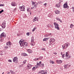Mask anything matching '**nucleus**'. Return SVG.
<instances>
[{
    "label": "nucleus",
    "mask_w": 74,
    "mask_h": 74,
    "mask_svg": "<svg viewBox=\"0 0 74 74\" xmlns=\"http://www.w3.org/2000/svg\"><path fill=\"white\" fill-rule=\"evenodd\" d=\"M39 63L40 65H41V61Z\"/></svg>",
    "instance_id": "48"
},
{
    "label": "nucleus",
    "mask_w": 74,
    "mask_h": 74,
    "mask_svg": "<svg viewBox=\"0 0 74 74\" xmlns=\"http://www.w3.org/2000/svg\"><path fill=\"white\" fill-rule=\"evenodd\" d=\"M58 3L59 4H60V3H61V2H60Z\"/></svg>",
    "instance_id": "56"
},
{
    "label": "nucleus",
    "mask_w": 74,
    "mask_h": 74,
    "mask_svg": "<svg viewBox=\"0 0 74 74\" xmlns=\"http://www.w3.org/2000/svg\"><path fill=\"white\" fill-rule=\"evenodd\" d=\"M64 67L65 69H68V68H69V66H68V64L64 66Z\"/></svg>",
    "instance_id": "19"
},
{
    "label": "nucleus",
    "mask_w": 74,
    "mask_h": 74,
    "mask_svg": "<svg viewBox=\"0 0 74 74\" xmlns=\"http://www.w3.org/2000/svg\"><path fill=\"white\" fill-rule=\"evenodd\" d=\"M36 66H38V67H39V66H41L40 65V64L39 63H37V64Z\"/></svg>",
    "instance_id": "30"
},
{
    "label": "nucleus",
    "mask_w": 74,
    "mask_h": 74,
    "mask_svg": "<svg viewBox=\"0 0 74 74\" xmlns=\"http://www.w3.org/2000/svg\"><path fill=\"white\" fill-rule=\"evenodd\" d=\"M65 56L66 57H67L68 56H69V53H68V52H66Z\"/></svg>",
    "instance_id": "22"
},
{
    "label": "nucleus",
    "mask_w": 74,
    "mask_h": 74,
    "mask_svg": "<svg viewBox=\"0 0 74 74\" xmlns=\"http://www.w3.org/2000/svg\"><path fill=\"white\" fill-rule=\"evenodd\" d=\"M3 12H4V10H2L1 11H0V14H1V13H2Z\"/></svg>",
    "instance_id": "33"
},
{
    "label": "nucleus",
    "mask_w": 74,
    "mask_h": 74,
    "mask_svg": "<svg viewBox=\"0 0 74 74\" xmlns=\"http://www.w3.org/2000/svg\"><path fill=\"white\" fill-rule=\"evenodd\" d=\"M48 36H49V34H48L45 35V37H48Z\"/></svg>",
    "instance_id": "25"
},
{
    "label": "nucleus",
    "mask_w": 74,
    "mask_h": 74,
    "mask_svg": "<svg viewBox=\"0 0 74 74\" xmlns=\"http://www.w3.org/2000/svg\"><path fill=\"white\" fill-rule=\"evenodd\" d=\"M63 8H69V6L67 5V3H66L64 4Z\"/></svg>",
    "instance_id": "8"
},
{
    "label": "nucleus",
    "mask_w": 74,
    "mask_h": 74,
    "mask_svg": "<svg viewBox=\"0 0 74 74\" xmlns=\"http://www.w3.org/2000/svg\"><path fill=\"white\" fill-rule=\"evenodd\" d=\"M60 5L59 4H57L56 5V7H58V8H59L60 7Z\"/></svg>",
    "instance_id": "20"
},
{
    "label": "nucleus",
    "mask_w": 74,
    "mask_h": 74,
    "mask_svg": "<svg viewBox=\"0 0 74 74\" xmlns=\"http://www.w3.org/2000/svg\"><path fill=\"white\" fill-rule=\"evenodd\" d=\"M11 74H15V73H14L13 71L11 73Z\"/></svg>",
    "instance_id": "47"
},
{
    "label": "nucleus",
    "mask_w": 74,
    "mask_h": 74,
    "mask_svg": "<svg viewBox=\"0 0 74 74\" xmlns=\"http://www.w3.org/2000/svg\"><path fill=\"white\" fill-rule=\"evenodd\" d=\"M62 61H61V60H56V62L57 63H59V64H60V63H62Z\"/></svg>",
    "instance_id": "14"
},
{
    "label": "nucleus",
    "mask_w": 74,
    "mask_h": 74,
    "mask_svg": "<svg viewBox=\"0 0 74 74\" xmlns=\"http://www.w3.org/2000/svg\"><path fill=\"white\" fill-rule=\"evenodd\" d=\"M36 7H37V6H36Z\"/></svg>",
    "instance_id": "63"
},
{
    "label": "nucleus",
    "mask_w": 74,
    "mask_h": 74,
    "mask_svg": "<svg viewBox=\"0 0 74 74\" xmlns=\"http://www.w3.org/2000/svg\"><path fill=\"white\" fill-rule=\"evenodd\" d=\"M35 30H36V27H34L32 30V32H34Z\"/></svg>",
    "instance_id": "34"
},
{
    "label": "nucleus",
    "mask_w": 74,
    "mask_h": 74,
    "mask_svg": "<svg viewBox=\"0 0 74 74\" xmlns=\"http://www.w3.org/2000/svg\"><path fill=\"white\" fill-rule=\"evenodd\" d=\"M37 67H38V66H35V67H34L32 69V70H34V69H37Z\"/></svg>",
    "instance_id": "21"
},
{
    "label": "nucleus",
    "mask_w": 74,
    "mask_h": 74,
    "mask_svg": "<svg viewBox=\"0 0 74 74\" xmlns=\"http://www.w3.org/2000/svg\"><path fill=\"white\" fill-rule=\"evenodd\" d=\"M55 12L56 14H59L60 13V12L58 10L55 11Z\"/></svg>",
    "instance_id": "18"
},
{
    "label": "nucleus",
    "mask_w": 74,
    "mask_h": 74,
    "mask_svg": "<svg viewBox=\"0 0 74 74\" xmlns=\"http://www.w3.org/2000/svg\"><path fill=\"white\" fill-rule=\"evenodd\" d=\"M4 38H1V39L0 40L1 42H3L4 41Z\"/></svg>",
    "instance_id": "29"
},
{
    "label": "nucleus",
    "mask_w": 74,
    "mask_h": 74,
    "mask_svg": "<svg viewBox=\"0 0 74 74\" xmlns=\"http://www.w3.org/2000/svg\"><path fill=\"white\" fill-rule=\"evenodd\" d=\"M31 42H32V43H33V42H34V37L33 36L31 38Z\"/></svg>",
    "instance_id": "17"
},
{
    "label": "nucleus",
    "mask_w": 74,
    "mask_h": 74,
    "mask_svg": "<svg viewBox=\"0 0 74 74\" xmlns=\"http://www.w3.org/2000/svg\"><path fill=\"white\" fill-rule=\"evenodd\" d=\"M47 3H45L44 4H43V5H45V6H46V5H47Z\"/></svg>",
    "instance_id": "44"
},
{
    "label": "nucleus",
    "mask_w": 74,
    "mask_h": 74,
    "mask_svg": "<svg viewBox=\"0 0 74 74\" xmlns=\"http://www.w3.org/2000/svg\"><path fill=\"white\" fill-rule=\"evenodd\" d=\"M19 44L21 47L23 46V47H26V46L27 45V42H25L22 40L19 41Z\"/></svg>",
    "instance_id": "1"
},
{
    "label": "nucleus",
    "mask_w": 74,
    "mask_h": 74,
    "mask_svg": "<svg viewBox=\"0 0 74 74\" xmlns=\"http://www.w3.org/2000/svg\"><path fill=\"white\" fill-rule=\"evenodd\" d=\"M53 54H55V55H57V53L56 52L53 53Z\"/></svg>",
    "instance_id": "46"
},
{
    "label": "nucleus",
    "mask_w": 74,
    "mask_h": 74,
    "mask_svg": "<svg viewBox=\"0 0 74 74\" xmlns=\"http://www.w3.org/2000/svg\"><path fill=\"white\" fill-rule=\"evenodd\" d=\"M69 58H71V56H68V58H66V59H69Z\"/></svg>",
    "instance_id": "36"
},
{
    "label": "nucleus",
    "mask_w": 74,
    "mask_h": 74,
    "mask_svg": "<svg viewBox=\"0 0 74 74\" xmlns=\"http://www.w3.org/2000/svg\"><path fill=\"white\" fill-rule=\"evenodd\" d=\"M19 8L21 11H25V8L24 6L20 7Z\"/></svg>",
    "instance_id": "7"
},
{
    "label": "nucleus",
    "mask_w": 74,
    "mask_h": 74,
    "mask_svg": "<svg viewBox=\"0 0 74 74\" xmlns=\"http://www.w3.org/2000/svg\"><path fill=\"white\" fill-rule=\"evenodd\" d=\"M56 19L57 20V21H60L61 23H62V20H60V19L59 18H56Z\"/></svg>",
    "instance_id": "13"
},
{
    "label": "nucleus",
    "mask_w": 74,
    "mask_h": 74,
    "mask_svg": "<svg viewBox=\"0 0 74 74\" xmlns=\"http://www.w3.org/2000/svg\"><path fill=\"white\" fill-rule=\"evenodd\" d=\"M73 26V25L71 24L70 25V27H71V28H72Z\"/></svg>",
    "instance_id": "31"
},
{
    "label": "nucleus",
    "mask_w": 74,
    "mask_h": 74,
    "mask_svg": "<svg viewBox=\"0 0 74 74\" xmlns=\"http://www.w3.org/2000/svg\"><path fill=\"white\" fill-rule=\"evenodd\" d=\"M3 29H4L5 27V21H4L3 22L2 24L1 25Z\"/></svg>",
    "instance_id": "9"
},
{
    "label": "nucleus",
    "mask_w": 74,
    "mask_h": 74,
    "mask_svg": "<svg viewBox=\"0 0 74 74\" xmlns=\"http://www.w3.org/2000/svg\"><path fill=\"white\" fill-rule=\"evenodd\" d=\"M34 4H35V3L34 2H32V5H34Z\"/></svg>",
    "instance_id": "38"
},
{
    "label": "nucleus",
    "mask_w": 74,
    "mask_h": 74,
    "mask_svg": "<svg viewBox=\"0 0 74 74\" xmlns=\"http://www.w3.org/2000/svg\"><path fill=\"white\" fill-rule=\"evenodd\" d=\"M8 61L9 62H12V60H9Z\"/></svg>",
    "instance_id": "39"
},
{
    "label": "nucleus",
    "mask_w": 74,
    "mask_h": 74,
    "mask_svg": "<svg viewBox=\"0 0 74 74\" xmlns=\"http://www.w3.org/2000/svg\"><path fill=\"white\" fill-rule=\"evenodd\" d=\"M47 40H48V38H45L43 39V41H47Z\"/></svg>",
    "instance_id": "23"
},
{
    "label": "nucleus",
    "mask_w": 74,
    "mask_h": 74,
    "mask_svg": "<svg viewBox=\"0 0 74 74\" xmlns=\"http://www.w3.org/2000/svg\"><path fill=\"white\" fill-rule=\"evenodd\" d=\"M28 56V55L26 53H24V56Z\"/></svg>",
    "instance_id": "27"
},
{
    "label": "nucleus",
    "mask_w": 74,
    "mask_h": 74,
    "mask_svg": "<svg viewBox=\"0 0 74 74\" xmlns=\"http://www.w3.org/2000/svg\"><path fill=\"white\" fill-rule=\"evenodd\" d=\"M43 58V57H40L39 58V59H40V60H41V59H42Z\"/></svg>",
    "instance_id": "28"
},
{
    "label": "nucleus",
    "mask_w": 74,
    "mask_h": 74,
    "mask_svg": "<svg viewBox=\"0 0 74 74\" xmlns=\"http://www.w3.org/2000/svg\"><path fill=\"white\" fill-rule=\"evenodd\" d=\"M10 73V72H8V73H7L8 74H9Z\"/></svg>",
    "instance_id": "55"
},
{
    "label": "nucleus",
    "mask_w": 74,
    "mask_h": 74,
    "mask_svg": "<svg viewBox=\"0 0 74 74\" xmlns=\"http://www.w3.org/2000/svg\"><path fill=\"white\" fill-rule=\"evenodd\" d=\"M1 29H0V32H1Z\"/></svg>",
    "instance_id": "58"
},
{
    "label": "nucleus",
    "mask_w": 74,
    "mask_h": 74,
    "mask_svg": "<svg viewBox=\"0 0 74 74\" xmlns=\"http://www.w3.org/2000/svg\"><path fill=\"white\" fill-rule=\"evenodd\" d=\"M23 63L24 64H25V63H26V60L24 61L23 62Z\"/></svg>",
    "instance_id": "37"
},
{
    "label": "nucleus",
    "mask_w": 74,
    "mask_h": 74,
    "mask_svg": "<svg viewBox=\"0 0 74 74\" xmlns=\"http://www.w3.org/2000/svg\"><path fill=\"white\" fill-rule=\"evenodd\" d=\"M51 63H52V64H54V63H55V62L53 61H52L51 62Z\"/></svg>",
    "instance_id": "45"
},
{
    "label": "nucleus",
    "mask_w": 74,
    "mask_h": 74,
    "mask_svg": "<svg viewBox=\"0 0 74 74\" xmlns=\"http://www.w3.org/2000/svg\"><path fill=\"white\" fill-rule=\"evenodd\" d=\"M3 53H4V51H1V52L0 55H3Z\"/></svg>",
    "instance_id": "24"
},
{
    "label": "nucleus",
    "mask_w": 74,
    "mask_h": 74,
    "mask_svg": "<svg viewBox=\"0 0 74 74\" xmlns=\"http://www.w3.org/2000/svg\"><path fill=\"white\" fill-rule=\"evenodd\" d=\"M31 45H33V43H31Z\"/></svg>",
    "instance_id": "49"
},
{
    "label": "nucleus",
    "mask_w": 74,
    "mask_h": 74,
    "mask_svg": "<svg viewBox=\"0 0 74 74\" xmlns=\"http://www.w3.org/2000/svg\"><path fill=\"white\" fill-rule=\"evenodd\" d=\"M72 9H73L72 10H73V12H74V7H72Z\"/></svg>",
    "instance_id": "40"
},
{
    "label": "nucleus",
    "mask_w": 74,
    "mask_h": 74,
    "mask_svg": "<svg viewBox=\"0 0 74 74\" xmlns=\"http://www.w3.org/2000/svg\"><path fill=\"white\" fill-rule=\"evenodd\" d=\"M30 15H31V13H30Z\"/></svg>",
    "instance_id": "60"
},
{
    "label": "nucleus",
    "mask_w": 74,
    "mask_h": 74,
    "mask_svg": "<svg viewBox=\"0 0 74 74\" xmlns=\"http://www.w3.org/2000/svg\"><path fill=\"white\" fill-rule=\"evenodd\" d=\"M13 71H11V70L10 71V73H12Z\"/></svg>",
    "instance_id": "51"
},
{
    "label": "nucleus",
    "mask_w": 74,
    "mask_h": 74,
    "mask_svg": "<svg viewBox=\"0 0 74 74\" xmlns=\"http://www.w3.org/2000/svg\"><path fill=\"white\" fill-rule=\"evenodd\" d=\"M53 24L54 25L55 29H56L57 30H60V28L59 27V25L57 23L54 22L53 23Z\"/></svg>",
    "instance_id": "3"
},
{
    "label": "nucleus",
    "mask_w": 74,
    "mask_h": 74,
    "mask_svg": "<svg viewBox=\"0 0 74 74\" xmlns=\"http://www.w3.org/2000/svg\"><path fill=\"white\" fill-rule=\"evenodd\" d=\"M3 73H4V72H3V73H2V74H3Z\"/></svg>",
    "instance_id": "59"
},
{
    "label": "nucleus",
    "mask_w": 74,
    "mask_h": 74,
    "mask_svg": "<svg viewBox=\"0 0 74 74\" xmlns=\"http://www.w3.org/2000/svg\"><path fill=\"white\" fill-rule=\"evenodd\" d=\"M55 40L54 38H51V39H50L49 40V42L50 44H52L53 42H55Z\"/></svg>",
    "instance_id": "10"
},
{
    "label": "nucleus",
    "mask_w": 74,
    "mask_h": 74,
    "mask_svg": "<svg viewBox=\"0 0 74 74\" xmlns=\"http://www.w3.org/2000/svg\"><path fill=\"white\" fill-rule=\"evenodd\" d=\"M3 6H4V5H3L2 4H0V7Z\"/></svg>",
    "instance_id": "42"
},
{
    "label": "nucleus",
    "mask_w": 74,
    "mask_h": 74,
    "mask_svg": "<svg viewBox=\"0 0 74 74\" xmlns=\"http://www.w3.org/2000/svg\"><path fill=\"white\" fill-rule=\"evenodd\" d=\"M50 35H51V33H50L49 34V36H50Z\"/></svg>",
    "instance_id": "54"
},
{
    "label": "nucleus",
    "mask_w": 74,
    "mask_h": 74,
    "mask_svg": "<svg viewBox=\"0 0 74 74\" xmlns=\"http://www.w3.org/2000/svg\"><path fill=\"white\" fill-rule=\"evenodd\" d=\"M32 66H33V65H31L29 64H28L27 66V69H31V68H32Z\"/></svg>",
    "instance_id": "11"
},
{
    "label": "nucleus",
    "mask_w": 74,
    "mask_h": 74,
    "mask_svg": "<svg viewBox=\"0 0 74 74\" xmlns=\"http://www.w3.org/2000/svg\"><path fill=\"white\" fill-rule=\"evenodd\" d=\"M6 37V34L4 32H3L0 35V38H3Z\"/></svg>",
    "instance_id": "4"
},
{
    "label": "nucleus",
    "mask_w": 74,
    "mask_h": 74,
    "mask_svg": "<svg viewBox=\"0 0 74 74\" xmlns=\"http://www.w3.org/2000/svg\"><path fill=\"white\" fill-rule=\"evenodd\" d=\"M11 5L12 6H15L16 5V3L15 2H12L11 3Z\"/></svg>",
    "instance_id": "16"
},
{
    "label": "nucleus",
    "mask_w": 74,
    "mask_h": 74,
    "mask_svg": "<svg viewBox=\"0 0 74 74\" xmlns=\"http://www.w3.org/2000/svg\"><path fill=\"white\" fill-rule=\"evenodd\" d=\"M61 55H62L63 54H62V52H61Z\"/></svg>",
    "instance_id": "53"
},
{
    "label": "nucleus",
    "mask_w": 74,
    "mask_h": 74,
    "mask_svg": "<svg viewBox=\"0 0 74 74\" xmlns=\"http://www.w3.org/2000/svg\"><path fill=\"white\" fill-rule=\"evenodd\" d=\"M26 34L27 35V36H29L30 34H29V32H27L26 33Z\"/></svg>",
    "instance_id": "32"
},
{
    "label": "nucleus",
    "mask_w": 74,
    "mask_h": 74,
    "mask_svg": "<svg viewBox=\"0 0 74 74\" xmlns=\"http://www.w3.org/2000/svg\"><path fill=\"white\" fill-rule=\"evenodd\" d=\"M62 57L63 59H64V58L65 57V54H63L62 56Z\"/></svg>",
    "instance_id": "26"
},
{
    "label": "nucleus",
    "mask_w": 74,
    "mask_h": 74,
    "mask_svg": "<svg viewBox=\"0 0 74 74\" xmlns=\"http://www.w3.org/2000/svg\"><path fill=\"white\" fill-rule=\"evenodd\" d=\"M36 66H37V65H36Z\"/></svg>",
    "instance_id": "61"
},
{
    "label": "nucleus",
    "mask_w": 74,
    "mask_h": 74,
    "mask_svg": "<svg viewBox=\"0 0 74 74\" xmlns=\"http://www.w3.org/2000/svg\"><path fill=\"white\" fill-rule=\"evenodd\" d=\"M36 60H38V58H37Z\"/></svg>",
    "instance_id": "57"
},
{
    "label": "nucleus",
    "mask_w": 74,
    "mask_h": 74,
    "mask_svg": "<svg viewBox=\"0 0 74 74\" xmlns=\"http://www.w3.org/2000/svg\"><path fill=\"white\" fill-rule=\"evenodd\" d=\"M11 45V42L10 41H9L8 42H7L6 43V45L7 46H5L4 47L5 49H8V47H9V45Z\"/></svg>",
    "instance_id": "5"
},
{
    "label": "nucleus",
    "mask_w": 74,
    "mask_h": 74,
    "mask_svg": "<svg viewBox=\"0 0 74 74\" xmlns=\"http://www.w3.org/2000/svg\"><path fill=\"white\" fill-rule=\"evenodd\" d=\"M15 10H16V8H15V9H13V10H14V11H15Z\"/></svg>",
    "instance_id": "52"
},
{
    "label": "nucleus",
    "mask_w": 74,
    "mask_h": 74,
    "mask_svg": "<svg viewBox=\"0 0 74 74\" xmlns=\"http://www.w3.org/2000/svg\"><path fill=\"white\" fill-rule=\"evenodd\" d=\"M27 11H28V12L30 11V10L29 9V8H28L27 9Z\"/></svg>",
    "instance_id": "41"
},
{
    "label": "nucleus",
    "mask_w": 74,
    "mask_h": 74,
    "mask_svg": "<svg viewBox=\"0 0 74 74\" xmlns=\"http://www.w3.org/2000/svg\"><path fill=\"white\" fill-rule=\"evenodd\" d=\"M40 66H44V63H42V64H40Z\"/></svg>",
    "instance_id": "43"
},
{
    "label": "nucleus",
    "mask_w": 74,
    "mask_h": 74,
    "mask_svg": "<svg viewBox=\"0 0 74 74\" xmlns=\"http://www.w3.org/2000/svg\"><path fill=\"white\" fill-rule=\"evenodd\" d=\"M13 61L14 62H15V63H18V58L16 57H14L13 59Z\"/></svg>",
    "instance_id": "6"
},
{
    "label": "nucleus",
    "mask_w": 74,
    "mask_h": 74,
    "mask_svg": "<svg viewBox=\"0 0 74 74\" xmlns=\"http://www.w3.org/2000/svg\"><path fill=\"white\" fill-rule=\"evenodd\" d=\"M27 51L28 53H32V50L30 49H28L27 50Z\"/></svg>",
    "instance_id": "15"
},
{
    "label": "nucleus",
    "mask_w": 74,
    "mask_h": 74,
    "mask_svg": "<svg viewBox=\"0 0 74 74\" xmlns=\"http://www.w3.org/2000/svg\"><path fill=\"white\" fill-rule=\"evenodd\" d=\"M70 45V43L66 42L65 44L63 45L62 46L63 49H66Z\"/></svg>",
    "instance_id": "2"
},
{
    "label": "nucleus",
    "mask_w": 74,
    "mask_h": 74,
    "mask_svg": "<svg viewBox=\"0 0 74 74\" xmlns=\"http://www.w3.org/2000/svg\"><path fill=\"white\" fill-rule=\"evenodd\" d=\"M34 6H36V5H34Z\"/></svg>",
    "instance_id": "62"
},
{
    "label": "nucleus",
    "mask_w": 74,
    "mask_h": 74,
    "mask_svg": "<svg viewBox=\"0 0 74 74\" xmlns=\"http://www.w3.org/2000/svg\"><path fill=\"white\" fill-rule=\"evenodd\" d=\"M31 9L32 10H33V9H34V7H32L31 8Z\"/></svg>",
    "instance_id": "50"
},
{
    "label": "nucleus",
    "mask_w": 74,
    "mask_h": 74,
    "mask_svg": "<svg viewBox=\"0 0 74 74\" xmlns=\"http://www.w3.org/2000/svg\"><path fill=\"white\" fill-rule=\"evenodd\" d=\"M36 21H38V18H37L36 17H35L34 18V19L33 20V22H36Z\"/></svg>",
    "instance_id": "12"
},
{
    "label": "nucleus",
    "mask_w": 74,
    "mask_h": 74,
    "mask_svg": "<svg viewBox=\"0 0 74 74\" xmlns=\"http://www.w3.org/2000/svg\"><path fill=\"white\" fill-rule=\"evenodd\" d=\"M41 50H42L43 51H45V49L43 48H42L41 49Z\"/></svg>",
    "instance_id": "35"
}]
</instances>
